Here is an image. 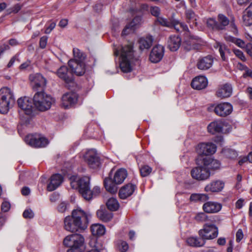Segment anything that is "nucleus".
Returning a JSON list of instances; mask_svg holds the SVG:
<instances>
[{"label": "nucleus", "instance_id": "1", "mask_svg": "<svg viewBox=\"0 0 252 252\" xmlns=\"http://www.w3.org/2000/svg\"><path fill=\"white\" fill-rule=\"evenodd\" d=\"M90 214L80 209L73 210L71 215L66 216L64 219V228L67 231L75 232L85 230L88 225Z\"/></svg>", "mask_w": 252, "mask_h": 252}, {"label": "nucleus", "instance_id": "2", "mask_svg": "<svg viewBox=\"0 0 252 252\" xmlns=\"http://www.w3.org/2000/svg\"><path fill=\"white\" fill-rule=\"evenodd\" d=\"M133 47L132 44H129L114 49V55L120 56V67L123 73L130 72L133 70L135 62L137 61Z\"/></svg>", "mask_w": 252, "mask_h": 252}, {"label": "nucleus", "instance_id": "3", "mask_svg": "<svg viewBox=\"0 0 252 252\" xmlns=\"http://www.w3.org/2000/svg\"><path fill=\"white\" fill-rule=\"evenodd\" d=\"M76 178H70V185L73 189H78L82 197L87 200H91L94 196L99 194L100 189L98 186L94 187L91 190L90 187V178L85 176L75 180Z\"/></svg>", "mask_w": 252, "mask_h": 252}, {"label": "nucleus", "instance_id": "4", "mask_svg": "<svg viewBox=\"0 0 252 252\" xmlns=\"http://www.w3.org/2000/svg\"><path fill=\"white\" fill-rule=\"evenodd\" d=\"M17 104L25 114L30 118L36 114V109L33 106V97H30L28 95H24L18 99Z\"/></svg>", "mask_w": 252, "mask_h": 252}, {"label": "nucleus", "instance_id": "5", "mask_svg": "<svg viewBox=\"0 0 252 252\" xmlns=\"http://www.w3.org/2000/svg\"><path fill=\"white\" fill-rule=\"evenodd\" d=\"M29 80L32 89L37 91L35 94H42L41 92L47 84L46 79L40 73H34L29 76Z\"/></svg>", "mask_w": 252, "mask_h": 252}, {"label": "nucleus", "instance_id": "6", "mask_svg": "<svg viewBox=\"0 0 252 252\" xmlns=\"http://www.w3.org/2000/svg\"><path fill=\"white\" fill-rule=\"evenodd\" d=\"M54 102L51 95H34V108L41 111L49 109Z\"/></svg>", "mask_w": 252, "mask_h": 252}, {"label": "nucleus", "instance_id": "7", "mask_svg": "<svg viewBox=\"0 0 252 252\" xmlns=\"http://www.w3.org/2000/svg\"><path fill=\"white\" fill-rule=\"evenodd\" d=\"M157 21L163 26L169 28L174 27L176 31L178 32L182 31L189 32L188 27L186 24L180 23L178 21L172 18L167 19L162 17H158Z\"/></svg>", "mask_w": 252, "mask_h": 252}, {"label": "nucleus", "instance_id": "8", "mask_svg": "<svg viewBox=\"0 0 252 252\" xmlns=\"http://www.w3.org/2000/svg\"><path fill=\"white\" fill-rule=\"evenodd\" d=\"M63 243L65 246L70 248H81L84 244V238L81 234H71L64 238Z\"/></svg>", "mask_w": 252, "mask_h": 252}, {"label": "nucleus", "instance_id": "9", "mask_svg": "<svg viewBox=\"0 0 252 252\" xmlns=\"http://www.w3.org/2000/svg\"><path fill=\"white\" fill-rule=\"evenodd\" d=\"M27 144L34 148H42L45 147L49 143L47 138L38 134L28 135L25 138Z\"/></svg>", "mask_w": 252, "mask_h": 252}, {"label": "nucleus", "instance_id": "10", "mask_svg": "<svg viewBox=\"0 0 252 252\" xmlns=\"http://www.w3.org/2000/svg\"><path fill=\"white\" fill-rule=\"evenodd\" d=\"M199 234L204 239H213L218 235V228L214 224L206 223L203 228L200 230Z\"/></svg>", "mask_w": 252, "mask_h": 252}, {"label": "nucleus", "instance_id": "11", "mask_svg": "<svg viewBox=\"0 0 252 252\" xmlns=\"http://www.w3.org/2000/svg\"><path fill=\"white\" fill-rule=\"evenodd\" d=\"M85 161L91 168L96 169L100 165V158L95 150H88L83 156Z\"/></svg>", "mask_w": 252, "mask_h": 252}, {"label": "nucleus", "instance_id": "12", "mask_svg": "<svg viewBox=\"0 0 252 252\" xmlns=\"http://www.w3.org/2000/svg\"><path fill=\"white\" fill-rule=\"evenodd\" d=\"M193 168L190 172L191 177L198 181H204L208 179L210 176V171H209L204 165Z\"/></svg>", "mask_w": 252, "mask_h": 252}, {"label": "nucleus", "instance_id": "13", "mask_svg": "<svg viewBox=\"0 0 252 252\" xmlns=\"http://www.w3.org/2000/svg\"><path fill=\"white\" fill-rule=\"evenodd\" d=\"M15 102L14 95H0V113L6 114Z\"/></svg>", "mask_w": 252, "mask_h": 252}, {"label": "nucleus", "instance_id": "14", "mask_svg": "<svg viewBox=\"0 0 252 252\" xmlns=\"http://www.w3.org/2000/svg\"><path fill=\"white\" fill-rule=\"evenodd\" d=\"M233 110L232 105L228 102L218 104L214 109L215 113L220 117H226L230 115Z\"/></svg>", "mask_w": 252, "mask_h": 252}, {"label": "nucleus", "instance_id": "15", "mask_svg": "<svg viewBox=\"0 0 252 252\" xmlns=\"http://www.w3.org/2000/svg\"><path fill=\"white\" fill-rule=\"evenodd\" d=\"M164 53V48L163 46L157 45L154 46L150 54V60L154 63L159 62L162 59Z\"/></svg>", "mask_w": 252, "mask_h": 252}, {"label": "nucleus", "instance_id": "16", "mask_svg": "<svg viewBox=\"0 0 252 252\" xmlns=\"http://www.w3.org/2000/svg\"><path fill=\"white\" fill-rule=\"evenodd\" d=\"M217 149L215 144L212 143H202L198 144L197 151L199 154L210 155L214 154Z\"/></svg>", "mask_w": 252, "mask_h": 252}, {"label": "nucleus", "instance_id": "17", "mask_svg": "<svg viewBox=\"0 0 252 252\" xmlns=\"http://www.w3.org/2000/svg\"><path fill=\"white\" fill-rule=\"evenodd\" d=\"M68 64L72 72L76 75L81 76L85 72V62L69 60L68 62Z\"/></svg>", "mask_w": 252, "mask_h": 252}, {"label": "nucleus", "instance_id": "18", "mask_svg": "<svg viewBox=\"0 0 252 252\" xmlns=\"http://www.w3.org/2000/svg\"><path fill=\"white\" fill-rule=\"evenodd\" d=\"M59 78L63 80L66 84H75L72 75L69 73L68 68L65 66H62L59 68L56 72Z\"/></svg>", "mask_w": 252, "mask_h": 252}, {"label": "nucleus", "instance_id": "19", "mask_svg": "<svg viewBox=\"0 0 252 252\" xmlns=\"http://www.w3.org/2000/svg\"><path fill=\"white\" fill-rule=\"evenodd\" d=\"M63 178L60 174H55L53 175L50 180V182L47 186V189L49 191L55 190L62 183Z\"/></svg>", "mask_w": 252, "mask_h": 252}, {"label": "nucleus", "instance_id": "20", "mask_svg": "<svg viewBox=\"0 0 252 252\" xmlns=\"http://www.w3.org/2000/svg\"><path fill=\"white\" fill-rule=\"evenodd\" d=\"M208 80L204 76H198L195 77L191 83L192 88L197 90L205 89L208 85Z\"/></svg>", "mask_w": 252, "mask_h": 252}, {"label": "nucleus", "instance_id": "21", "mask_svg": "<svg viewBox=\"0 0 252 252\" xmlns=\"http://www.w3.org/2000/svg\"><path fill=\"white\" fill-rule=\"evenodd\" d=\"M221 207L222 206L220 203L208 201L203 204L202 209L207 213H216L221 210Z\"/></svg>", "mask_w": 252, "mask_h": 252}, {"label": "nucleus", "instance_id": "22", "mask_svg": "<svg viewBox=\"0 0 252 252\" xmlns=\"http://www.w3.org/2000/svg\"><path fill=\"white\" fill-rule=\"evenodd\" d=\"M136 189V186L132 184H128L123 187L120 190L119 195L121 199H125L131 195Z\"/></svg>", "mask_w": 252, "mask_h": 252}, {"label": "nucleus", "instance_id": "23", "mask_svg": "<svg viewBox=\"0 0 252 252\" xmlns=\"http://www.w3.org/2000/svg\"><path fill=\"white\" fill-rule=\"evenodd\" d=\"M224 122L222 120H217L211 122L208 126V131L212 134L222 132Z\"/></svg>", "mask_w": 252, "mask_h": 252}, {"label": "nucleus", "instance_id": "24", "mask_svg": "<svg viewBox=\"0 0 252 252\" xmlns=\"http://www.w3.org/2000/svg\"><path fill=\"white\" fill-rule=\"evenodd\" d=\"M181 43V39L178 35H171L169 37L167 46L171 51H176L180 47Z\"/></svg>", "mask_w": 252, "mask_h": 252}, {"label": "nucleus", "instance_id": "25", "mask_svg": "<svg viewBox=\"0 0 252 252\" xmlns=\"http://www.w3.org/2000/svg\"><path fill=\"white\" fill-rule=\"evenodd\" d=\"M213 59L211 56H208L198 60L197 66L201 70H207L213 65Z\"/></svg>", "mask_w": 252, "mask_h": 252}, {"label": "nucleus", "instance_id": "26", "mask_svg": "<svg viewBox=\"0 0 252 252\" xmlns=\"http://www.w3.org/2000/svg\"><path fill=\"white\" fill-rule=\"evenodd\" d=\"M224 185V183L221 181H213L205 187V190L207 192H219L223 189Z\"/></svg>", "mask_w": 252, "mask_h": 252}, {"label": "nucleus", "instance_id": "27", "mask_svg": "<svg viewBox=\"0 0 252 252\" xmlns=\"http://www.w3.org/2000/svg\"><path fill=\"white\" fill-rule=\"evenodd\" d=\"M78 95H62V105L64 108H68L77 102Z\"/></svg>", "mask_w": 252, "mask_h": 252}, {"label": "nucleus", "instance_id": "28", "mask_svg": "<svg viewBox=\"0 0 252 252\" xmlns=\"http://www.w3.org/2000/svg\"><path fill=\"white\" fill-rule=\"evenodd\" d=\"M202 163H204L205 167L209 170L218 169L220 166V162L210 157H205L202 159Z\"/></svg>", "mask_w": 252, "mask_h": 252}, {"label": "nucleus", "instance_id": "29", "mask_svg": "<svg viewBox=\"0 0 252 252\" xmlns=\"http://www.w3.org/2000/svg\"><path fill=\"white\" fill-rule=\"evenodd\" d=\"M185 14L186 20L188 23L190 24V27L191 28L195 27L197 24V15L191 9H187Z\"/></svg>", "mask_w": 252, "mask_h": 252}, {"label": "nucleus", "instance_id": "30", "mask_svg": "<svg viewBox=\"0 0 252 252\" xmlns=\"http://www.w3.org/2000/svg\"><path fill=\"white\" fill-rule=\"evenodd\" d=\"M153 40L152 36L150 35L141 37L138 41L139 49L141 50L149 49L152 45Z\"/></svg>", "mask_w": 252, "mask_h": 252}, {"label": "nucleus", "instance_id": "31", "mask_svg": "<svg viewBox=\"0 0 252 252\" xmlns=\"http://www.w3.org/2000/svg\"><path fill=\"white\" fill-rule=\"evenodd\" d=\"M141 21V17L140 16L135 17L130 23L126 25L122 32V34L123 35L127 34L128 33L127 30H134L140 25Z\"/></svg>", "mask_w": 252, "mask_h": 252}, {"label": "nucleus", "instance_id": "32", "mask_svg": "<svg viewBox=\"0 0 252 252\" xmlns=\"http://www.w3.org/2000/svg\"><path fill=\"white\" fill-rule=\"evenodd\" d=\"M127 177V171L124 168L118 169L114 174L113 181L116 184H122Z\"/></svg>", "mask_w": 252, "mask_h": 252}, {"label": "nucleus", "instance_id": "33", "mask_svg": "<svg viewBox=\"0 0 252 252\" xmlns=\"http://www.w3.org/2000/svg\"><path fill=\"white\" fill-rule=\"evenodd\" d=\"M117 184H116L112 181L110 178H106L104 180V185L106 190L112 194H114L117 192L118 187Z\"/></svg>", "mask_w": 252, "mask_h": 252}, {"label": "nucleus", "instance_id": "34", "mask_svg": "<svg viewBox=\"0 0 252 252\" xmlns=\"http://www.w3.org/2000/svg\"><path fill=\"white\" fill-rule=\"evenodd\" d=\"M186 242L189 245L194 247H200L205 244V241L202 238L196 237H189L187 239Z\"/></svg>", "mask_w": 252, "mask_h": 252}, {"label": "nucleus", "instance_id": "35", "mask_svg": "<svg viewBox=\"0 0 252 252\" xmlns=\"http://www.w3.org/2000/svg\"><path fill=\"white\" fill-rule=\"evenodd\" d=\"M91 231L93 235L101 236L105 233V228L103 225L94 224L91 226Z\"/></svg>", "mask_w": 252, "mask_h": 252}, {"label": "nucleus", "instance_id": "36", "mask_svg": "<svg viewBox=\"0 0 252 252\" xmlns=\"http://www.w3.org/2000/svg\"><path fill=\"white\" fill-rule=\"evenodd\" d=\"M97 217L104 222L110 220L113 218V214L103 210H98L96 212Z\"/></svg>", "mask_w": 252, "mask_h": 252}, {"label": "nucleus", "instance_id": "37", "mask_svg": "<svg viewBox=\"0 0 252 252\" xmlns=\"http://www.w3.org/2000/svg\"><path fill=\"white\" fill-rule=\"evenodd\" d=\"M208 195L204 193H193L191 194L189 200L190 201L203 202L208 200Z\"/></svg>", "mask_w": 252, "mask_h": 252}, {"label": "nucleus", "instance_id": "38", "mask_svg": "<svg viewBox=\"0 0 252 252\" xmlns=\"http://www.w3.org/2000/svg\"><path fill=\"white\" fill-rule=\"evenodd\" d=\"M73 58L70 60H74L76 62H84L86 55L81 52L79 49L74 48L73 49Z\"/></svg>", "mask_w": 252, "mask_h": 252}, {"label": "nucleus", "instance_id": "39", "mask_svg": "<svg viewBox=\"0 0 252 252\" xmlns=\"http://www.w3.org/2000/svg\"><path fill=\"white\" fill-rule=\"evenodd\" d=\"M233 92V87L231 84L225 83L220 85L218 93L220 94H231Z\"/></svg>", "mask_w": 252, "mask_h": 252}, {"label": "nucleus", "instance_id": "40", "mask_svg": "<svg viewBox=\"0 0 252 252\" xmlns=\"http://www.w3.org/2000/svg\"><path fill=\"white\" fill-rule=\"evenodd\" d=\"M225 39L226 41L232 42L237 46L244 48L245 47L246 44L245 42L240 38H237L230 35H225Z\"/></svg>", "mask_w": 252, "mask_h": 252}, {"label": "nucleus", "instance_id": "41", "mask_svg": "<svg viewBox=\"0 0 252 252\" xmlns=\"http://www.w3.org/2000/svg\"><path fill=\"white\" fill-rule=\"evenodd\" d=\"M106 206L109 210L114 211L119 208V204L116 198L111 197L107 201Z\"/></svg>", "mask_w": 252, "mask_h": 252}, {"label": "nucleus", "instance_id": "42", "mask_svg": "<svg viewBox=\"0 0 252 252\" xmlns=\"http://www.w3.org/2000/svg\"><path fill=\"white\" fill-rule=\"evenodd\" d=\"M218 20L220 22L219 23V27L221 28L220 30H223L225 26L228 25L229 20L228 18L223 14H219L218 16Z\"/></svg>", "mask_w": 252, "mask_h": 252}, {"label": "nucleus", "instance_id": "43", "mask_svg": "<svg viewBox=\"0 0 252 252\" xmlns=\"http://www.w3.org/2000/svg\"><path fill=\"white\" fill-rule=\"evenodd\" d=\"M207 26L213 30H220V28L219 27V23L213 18H209L207 21Z\"/></svg>", "mask_w": 252, "mask_h": 252}, {"label": "nucleus", "instance_id": "44", "mask_svg": "<svg viewBox=\"0 0 252 252\" xmlns=\"http://www.w3.org/2000/svg\"><path fill=\"white\" fill-rule=\"evenodd\" d=\"M243 20L245 26H249L252 25V15L249 14L245 11L243 13Z\"/></svg>", "mask_w": 252, "mask_h": 252}, {"label": "nucleus", "instance_id": "45", "mask_svg": "<svg viewBox=\"0 0 252 252\" xmlns=\"http://www.w3.org/2000/svg\"><path fill=\"white\" fill-rule=\"evenodd\" d=\"M224 155L228 158H234L238 156L237 153L234 150L227 149L223 151Z\"/></svg>", "mask_w": 252, "mask_h": 252}, {"label": "nucleus", "instance_id": "46", "mask_svg": "<svg viewBox=\"0 0 252 252\" xmlns=\"http://www.w3.org/2000/svg\"><path fill=\"white\" fill-rule=\"evenodd\" d=\"M219 51L220 53V56L222 60L225 61L226 58L225 56V53L226 52H228V49L226 46L223 44L219 43Z\"/></svg>", "mask_w": 252, "mask_h": 252}, {"label": "nucleus", "instance_id": "47", "mask_svg": "<svg viewBox=\"0 0 252 252\" xmlns=\"http://www.w3.org/2000/svg\"><path fill=\"white\" fill-rule=\"evenodd\" d=\"M152 169L148 165H144L140 168V173L142 176L146 177L152 172Z\"/></svg>", "mask_w": 252, "mask_h": 252}, {"label": "nucleus", "instance_id": "48", "mask_svg": "<svg viewBox=\"0 0 252 252\" xmlns=\"http://www.w3.org/2000/svg\"><path fill=\"white\" fill-rule=\"evenodd\" d=\"M195 219L197 221H201V222L206 221L209 220L208 216L204 213H198L196 215V216L195 217Z\"/></svg>", "mask_w": 252, "mask_h": 252}, {"label": "nucleus", "instance_id": "49", "mask_svg": "<svg viewBox=\"0 0 252 252\" xmlns=\"http://www.w3.org/2000/svg\"><path fill=\"white\" fill-rule=\"evenodd\" d=\"M118 247L121 252H126L128 249L127 243L124 241H120L118 244Z\"/></svg>", "mask_w": 252, "mask_h": 252}, {"label": "nucleus", "instance_id": "50", "mask_svg": "<svg viewBox=\"0 0 252 252\" xmlns=\"http://www.w3.org/2000/svg\"><path fill=\"white\" fill-rule=\"evenodd\" d=\"M21 7L22 6L20 4H16L12 8H9L7 10V14H9L11 13H17L20 10Z\"/></svg>", "mask_w": 252, "mask_h": 252}, {"label": "nucleus", "instance_id": "51", "mask_svg": "<svg viewBox=\"0 0 252 252\" xmlns=\"http://www.w3.org/2000/svg\"><path fill=\"white\" fill-rule=\"evenodd\" d=\"M68 206V204L66 202H62L59 204L57 207L58 210L61 213H63L67 210Z\"/></svg>", "mask_w": 252, "mask_h": 252}, {"label": "nucleus", "instance_id": "52", "mask_svg": "<svg viewBox=\"0 0 252 252\" xmlns=\"http://www.w3.org/2000/svg\"><path fill=\"white\" fill-rule=\"evenodd\" d=\"M234 53L235 55L242 61H246V59L245 57V55L242 51L239 49H234L233 50Z\"/></svg>", "mask_w": 252, "mask_h": 252}, {"label": "nucleus", "instance_id": "53", "mask_svg": "<svg viewBox=\"0 0 252 252\" xmlns=\"http://www.w3.org/2000/svg\"><path fill=\"white\" fill-rule=\"evenodd\" d=\"M23 216L26 219H32L34 217V213L31 209H27L24 211Z\"/></svg>", "mask_w": 252, "mask_h": 252}, {"label": "nucleus", "instance_id": "54", "mask_svg": "<svg viewBox=\"0 0 252 252\" xmlns=\"http://www.w3.org/2000/svg\"><path fill=\"white\" fill-rule=\"evenodd\" d=\"M10 208V204L9 202L4 201L2 202L1 206V209L2 212H6Z\"/></svg>", "mask_w": 252, "mask_h": 252}, {"label": "nucleus", "instance_id": "55", "mask_svg": "<svg viewBox=\"0 0 252 252\" xmlns=\"http://www.w3.org/2000/svg\"><path fill=\"white\" fill-rule=\"evenodd\" d=\"M47 39L48 38L46 36H43L40 38L39 41V45L41 48L43 49L46 47Z\"/></svg>", "mask_w": 252, "mask_h": 252}, {"label": "nucleus", "instance_id": "56", "mask_svg": "<svg viewBox=\"0 0 252 252\" xmlns=\"http://www.w3.org/2000/svg\"><path fill=\"white\" fill-rule=\"evenodd\" d=\"M151 13L152 15L158 17L160 14L159 8L157 6L151 7Z\"/></svg>", "mask_w": 252, "mask_h": 252}, {"label": "nucleus", "instance_id": "57", "mask_svg": "<svg viewBox=\"0 0 252 252\" xmlns=\"http://www.w3.org/2000/svg\"><path fill=\"white\" fill-rule=\"evenodd\" d=\"M56 26V23L55 22H52L50 25L46 27L45 32L47 34L50 33L55 28Z\"/></svg>", "mask_w": 252, "mask_h": 252}, {"label": "nucleus", "instance_id": "58", "mask_svg": "<svg viewBox=\"0 0 252 252\" xmlns=\"http://www.w3.org/2000/svg\"><path fill=\"white\" fill-rule=\"evenodd\" d=\"M0 94H12V92L9 88L3 87L0 90Z\"/></svg>", "mask_w": 252, "mask_h": 252}, {"label": "nucleus", "instance_id": "59", "mask_svg": "<svg viewBox=\"0 0 252 252\" xmlns=\"http://www.w3.org/2000/svg\"><path fill=\"white\" fill-rule=\"evenodd\" d=\"M236 241L240 242L243 238V233L242 229H239L236 234Z\"/></svg>", "mask_w": 252, "mask_h": 252}, {"label": "nucleus", "instance_id": "60", "mask_svg": "<svg viewBox=\"0 0 252 252\" xmlns=\"http://www.w3.org/2000/svg\"><path fill=\"white\" fill-rule=\"evenodd\" d=\"M245 48H246V50L248 54H249L250 56L252 57V44H247V45H246Z\"/></svg>", "mask_w": 252, "mask_h": 252}, {"label": "nucleus", "instance_id": "61", "mask_svg": "<svg viewBox=\"0 0 252 252\" xmlns=\"http://www.w3.org/2000/svg\"><path fill=\"white\" fill-rule=\"evenodd\" d=\"M243 77L245 78L250 77L252 78V70L249 68L245 72V73L243 74Z\"/></svg>", "mask_w": 252, "mask_h": 252}, {"label": "nucleus", "instance_id": "62", "mask_svg": "<svg viewBox=\"0 0 252 252\" xmlns=\"http://www.w3.org/2000/svg\"><path fill=\"white\" fill-rule=\"evenodd\" d=\"M21 192L23 195H28L30 193V189L27 187H24L21 190Z\"/></svg>", "mask_w": 252, "mask_h": 252}, {"label": "nucleus", "instance_id": "63", "mask_svg": "<svg viewBox=\"0 0 252 252\" xmlns=\"http://www.w3.org/2000/svg\"><path fill=\"white\" fill-rule=\"evenodd\" d=\"M59 196L55 193L52 194L50 197V200L52 202H55L59 199Z\"/></svg>", "mask_w": 252, "mask_h": 252}, {"label": "nucleus", "instance_id": "64", "mask_svg": "<svg viewBox=\"0 0 252 252\" xmlns=\"http://www.w3.org/2000/svg\"><path fill=\"white\" fill-rule=\"evenodd\" d=\"M10 49V47L6 44H3L0 46V50L4 53L5 51L8 50Z\"/></svg>", "mask_w": 252, "mask_h": 252}]
</instances>
